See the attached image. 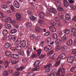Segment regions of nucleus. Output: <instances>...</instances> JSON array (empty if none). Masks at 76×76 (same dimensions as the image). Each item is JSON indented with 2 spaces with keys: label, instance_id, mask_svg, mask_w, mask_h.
Returning a JSON list of instances; mask_svg holds the SVG:
<instances>
[{
  "label": "nucleus",
  "instance_id": "f257e3e1",
  "mask_svg": "<svg viewBox=\"0 0 76 76\" xmlns=\"http://www.w3.org/2000/svg\"><path fill=\"white\" fill-rule=\"evenodd\" d=\"M20 44L23 48H25V47L26 48H28V47L26 46V41L25 40H23L22 38L20 37L17 38L15 42V45H18V44Z\"/></svg>",
  "mask_w": 76,
  "mask_h": 76
},
{
  "label": "nucleus",
  "instance_id": "f03ea898",
  "mask_svg": "<svg viewBox=\"0 0 76 76\" xmlns=\"http://www.w3.org/2000/svg\"><path fill=\"white\" fill-rule=\"evenodd\" d=\"M46 9L47 12L45 14V15L46 16H49V15L50 14V12L53 14H56L57 13V10H56V8H51V7H46Z\"/></svg>",
  "mask_w": 76,
  "mask_h": 76
},
{
  "label": "nucleus",
  "instance_id": "7ed1b4c3",
  "mask_svg": "<svg viewBox=\"0 0 76 76\" xmlns=\"http://www.w3.org/2000/svg\"><path fill=\"white\" fill-rule=\"evenodd\" d=\"M40 62L39 60H37L36 61L35 63L33 64V66L34 67H36L34 68H33L32 69V72H35L37 71V70L39 69V67L38 66L39 64H40Z\"/></svg>",
  "mask_w": 76,
  "mask_h": 76
},
{
  "label": "nucleus",
  "instance_id": "20e7f679",
  "mask_svg": "<svg viewBox=\"0 0 76 76\" xmlns=\"http://www.w3.org/2000/svg\"><path fill=\"white\" fill-rule=\"evenodd\" d=\"M1 20H5L6 23H7L9 22V20H11L12 18H9L7 16H3L1 17Z\"/></svg>",
  "mask_w": 76,
  "mask_h": 76
},
{
  "label": "nucleus",
  "instance_id": "39448f33",
  "mask_svg": "<svg viewBox=\"0 0 76 76\" xmlns=\"http://www.w3.org/2000/svg\"><path fill=\"white\" fill-rule=\"evenodd\" d=\"M22 49V46L20 45L17 46L15 48H11L10 50H13L14 51H18Z\"/></svg>",
  "mask_w": 76,
  "mask_h": 76
},
{
  "label": "nucleus",
  "instance_id": "423d86ee",
  "mask_svg": "<svg viewBox=\"0 0 76 76\" xmlns=\"http://www.w3.org/2000/svg\"><path fill=\"white\" fill-rule=\"evenodd\" d=\"M74 57L73 56H71L68 57L67 59V61L69 63H73V60H74Z\"/></svg>",
  "mask_w": 76,
  "mask_h": 76
},
{
  "label": "nucleus",
  "instance_id": "0eeeda50",
  "mask_svg": "<svg viewBox=\"0 0 76 76\" xmlns=\"http://www.w3.org/2000/svg\"><path fill=\"white\" fill-rule=\"evenodd\" d=\"M66 57V54L65 53H62L60 54L59 56V57L57 58V60H58L59 58L61 59V60H63Z\"/></svg>",
  "mask_w": 76,
  "mask_h": 76
},
{
  "label": "nucleus",
  "instance_id": "6e6552de",
  "mask_svg": "<svg viewBox=\"0 0 76 76\" xmlns=\"http://www.w3.org/2000/svg\"><path fill=\"white\" fill-rule=\"evenodd\" d=\"M9 38L11 41H16V36L13 35H10L9 37Z\"/></svg>",
  "mask_w": 76,
  "mask_h": 76
},
{
  "label": "nucleus",
  "instance_id": "1a4fd4ad",
  "mask_svg": "<svg viewBox=\"0 0 76 76\" xmlns=\"http://www.w3.org/2000/svg\"><path fill=\"white\" fill-rule=\"evenodd\" d=\"M50 57L52 59H55L56 58V54L52 52V51L51 50L50 52Z\"/></svg>",
  "mask_w": 76,
  "mask_h": 76
},
{
  "label": "nucleus",
  "instance_id": "9d476101",
  "mask_svg": "<svg viewBox=\"0 0 76 76\" xmlns=\"http://www.w3.org/2000/svg\"><path fill=\"white\" fill-rule=\"evenodd\" d=\"M13 5L15 7H16V8H18H18H19L20 5L19 4V3L18 1L16 0H15L14 1Z\"/></svg>",
  "mask_w": 76,
  "mask_h": 76
},
{
  "label": "nucleus",
  "instance_id": "9b49d317",
  "mask_svg": "<svg viewBox=\"0 0 76 76\" xmlns=\"http://www.w3.org/2000/svg\"><path fill=\"white\" fill-rule=\"evenodd\" d=\"M16 18L18 20H20L21 18H22V16L19 13H17L15 15Z\"/></svg>",
  "mask_w": 76,
  "mask_h": 76
},
{
  "label": "nucleus",
  "instance_id": "f8f14e48",
  "mask_svg": "<svg viewBox=\"0 0 76 76\" xmlns=\"http://www.w3.org/2000/svg\"><path fill=\"white\" fill-rule=\"evenodd\" d=\"M65 19L68 20H71V18L70 16V15L69 14L66 13L65 15Z\"/></svg>",
  "mask_w": 76,
  "mask_h": 76
},
{
  "label": "nucleus",
  "instance_id": "ddd939ff",
  "mask_svg": "<svg viewBox=\"0 0 76 76\" xmlns=\"http://www.w3.org/2000/svg\"><path fill=\"white\" fill-rule=\"evenodd\" d=\"M35 29L37 32H41V31H42V28H40V27L39 26H37L35 28Z\"/></svg>",
  "mask_w": 76,
  "mask_h": 76
},
{
  "label": "nucleus",
  "instance_id": "4468645a",
  "mask_svg": "<svg viewBox=\"0 0 76 76\" xmlns=\"http://www.w3.org/2000/svg\"><path fill=\"white\" fill-rule=\"evenodd\" d=\"M50 31L52 32H54L56 31V28L54 27L50 26L49 28Z\"/></svg>",
  "mask_w": 76,
  "mask_h": 76
},
{
  "label": "nucleus",
  "instance_id": "2eb2a0df",
  "mask_svg": "<svg viewBox=\"0 0 76 76\" xmlns=\"http://www.w3.org/2000/svg\"><path fill=\"white\" fill-rule=\"evenodd\" d=\"M38 22L40 23V25L41 26H43L44 25V19L41 18L40 19H39L38 20Z\"/></svg>",
  "mask_w": 76,
  "mask_h": 76
},
{
  "label": "nucleus",
  "instance_id": "dca6fc26",
  "mask_svg": "<svg viewBox=\"0 0 76 76\" xmlns=\"http://www.w3.org/2000/svg\"><path fill=\"white\" fill-rule=\"evenodd\" d=\"M64 5L65 7H67L69 5V4L67 0H64Z\"/></svg>",
  "mask_w": 76,
  "mask_h": 76
},
{
  "label": "nucleus",
  "instance_id": "f3484780",
  "mask_svg": "<svg viewBox=\"0 0 76 76\" xmlns=\"http://www.w3.org/2000/svg\"><path fill=\"white\" fill-rule=\"evenodd\" d=\"M52 37L54 39H57L58 38V35L56 33H54L52 34Z\"/></svg>",
  "mask_w": 76,
  "mask_h": 76
},
{
  "label": "nucleus",
  "instance_id": "a211bd4d",
  "mask_svg": "<svg viewBox=\"0 0 76 76\" xmlns=\"http://www.w3.org/2000/svg\"><path fill=\"white\" fill-rule=\"evenodd\" d=\"M56 44H58L59 45H60L61 44V40L60 38H58L56 39L55 41Z\"/></svg>",
  "mask_w": 76,
  "mask_h": 76
},
{
  "label": "nucleus",
  "instance_id": "6ab92c4d",
  "mask_svg": "<svg viewBox=\"0 0 76 76\" xmlns=\"http://www.w3.org/2000/svg\"><path fill=\"white\" fill-rule=\"evenodd\" d=\"M2 33L4 36L7 35L8 34V31L7 29L4 30L2 31Z\"/></svg>",
  "mask_w": 76,
  "mask_h": 76
},
{
  "label": "nucleus",
  "instance_id": "aec40b11",
  "mask_svg": "<svg viewBox=\"0 0 76 76\" xmlns=\"http://www.w3.org/2000/svg\"><path fill=\"white\" fill-rule=\"evenodd\" d=\"M30 37L31 39H33V40H36V36L35 34H31L30 35Z\"/></svg>",
  "mask_w": 76,
  "mask_h": 76
},
{
  "label": "nucleus",
  "instance_id": "412c9836",
  "mask_svg": "<svg viewBox=\"0 0 76 76\" xmlns=\"http://www.w3.org/2000/svg\"><path fill=\"white\" fill-rule=\"evenodd\" d=\"M11 52L7 50L5 52V56L7 57L9 56L10 55H11Z\"/></svg>",
  "mask_w": 76,
  "mask_h": 76
},
{
  "label": "nucleus",
  "instance_id": "4be33fe9",
  "mask_svg": "<svg viewBox=\"0 0 76 76\" xmlns=\"http://www.w3.org/2000/svg\"><path fill=\"white\" fill-rule=\"evenodd\" d=\"M4 64L5 66V68H7L9 66V65H10V62H9L7 61H6L4 62Z\"/></svg>",
  "mask_w": 76,
  "mask_h": 76
},
{
  "label": "nucleus",
  "instance_id": "5701e85b",
  "mask_svg": "<svg viewBox=\"0 0 76 76\" xmlns=\"http://www.w3.org/2000/svg\"><path fill=\"white\" fill-rule=\"evenodd\" d=\"M10 46H11L10 43L9 42H7L5 44L4 47L6 48H9Z\"/></svg>",
  "mask_w": 76,
  "mask_h": 76
},
{
  "label": "nucleus",
  "instance_id": "b1692460",
  "mask_svg": "<svg viewBox=\"0 0 76 76\" xmlns=\"http://www.w3.org/2000/svg\"><path fill=\"white\" fill-rule=\"evenodd\" d=\"M71 72H72L73 73L76 72V67L73 66L70 69Z\"/></svg>",
  "mask_w": 76,
  "mask_h": 76
},
{
  "label": "nucleus",
  "instance_id": "393cba45",
  "mask_svg": "<svg viewBox=\"0 0 76 76\" xmlns=\"http://www.w3.org/2000/svg\"><path fill=\"white\" fill-rule=\"evenodd\" d=\"M32 23L28 22L26 24V26L28 28H30V27L32 26Z\"/></svg>",
  "mask_w": 76,
  "mask_h": 76
},
{
  "label": "nucleus",
  "instance_id": "a878e982",
  "mask_svg": "<svg viewBox=\"0 0 76 76\" xmlns=\"http://www.w3.org/2000/svg\"><path fill=\"white\" fill-rule=\"evenodd\" d=\"M37 52V53L38 56H39L41 54L42 52V50L40 49H39L37 50H36Z\"/></svg>",
  "mask_w": 76,
  "mask_h": 76
},
{
  "label": "nucleus",
  "instance_id": "bb28decb",
  "mask_svg": "<svg viewBox=\"0 0 76 76\" xmlns=\"http://www.w3.org/2000/svg\"><path fill=\"white\" fill-rule=\"evenodd\" d=\"M64 32L66 34H69L70 32V30L69 29H66L64 30Z\"/></svg>",
  "mask_w": 76,
  "mask_h": 76
},
{
  "label": "nucleus",
  "instance_id": "cd10ccee",
  "mask_svg": "<svg viewBox=\"0 0 76 76\" xmlns=\"http://www.w3.org/2000/svg\"><path fill=\"white\" fill-rule=\"evenodd\" d=\"M59 69H60V71H61V73H63V74L65 73L66 72V70L64 69V68H60Z\"/></svg>",
  "mask_w": 76,
  "mask_h": 76
},
{
  "label": "nucleus",
  "instance_id": "c85d7f7f",
  "mask_svg": "<svg viewBox=\"0 0 76 76\" xmlns=\"http://www.w3.org/2000/svg\"><path fill=\"white\" fill-rule=\"evenodd\" d=\"M17 32V30L15 28H12L11 30V34H15Z\"/></svg>",
  "mask_w": 76,
  "mask_h": 76
},
{
  "label": "nucleus",
  "instance_id": "c756f323",
  "mask_svg": "<svg viewBox=\"0 0 76 76\" xmlns=\"http://www.w3.org/2000/svg\"><path fill=\"white\" fill-rule=\"evenodd\" d=\"M30 20L34 21V20L37 19V18L36 17H34V16H31L30 17Z\"/></svg>",
  "mask_w": 76,
  "mask_h": 76
},
{
  "label": "nucleus",
  "instance_id": "7c9ffc66",
  "mask_svg": "<svg viewBox=\"0 0 76 76\" xmlns=\"http://www.w3.org/2000/svg\"><path fill=\"white\" fill-rule=\"evenodd\" d=\"M18 54L20 56H25V53H24V51L22 50L18 52Z\"/></svg>",
  "mask_w": 76,
  "mask_h": 76
},
{
  "label": "nucleus",
  "instance_id": "2f4dec72",
  "mask_svg": "<svg viewBox=\"0 0 76 76\" xmlns=\"http://www.w3.org/2000/svg\"><path fill=\"white\" fill-rule=\"evenodd\" d=\"M60 45H58L56 47L55 51H58L60 50Z\"/></svg>",
  "mask_w": 76,
  "mask_h": 76
},
{
  "label": "nucleus",
  "instance_id": "473e14b6",
  "mask_svg": "<svg viewBox=\"0 0 76 76\" xmlns=\"http://www.w3.org/2000/svg\"><path fill=\"white\" fill-rule=\"evenodd\" d=\"M63 38L64 39H61L62 41L63 40L64 41H65L67 39V35H64L63 37Z\"/></svg>",
  "mask_w": 76,
  "mask_h": 76
},
{
  "label": "nucleus",
  "instance_id": "72a5a7b5",
  "mask_svg": "<svg viewBox=\"0 0 76 76\" xmlns=\"http://www.w3.org/2000/svg\"><path fill=\"white\" fill-rule=\"evenodd\" d=\"M39 16L40 18H44V13H43L42 12H40Z\"/></svg>",
  "mask_w": 76,
  "mask_h": 76
},
{
  "label": "nucleus",
  "instance_id": "f704fd0d",
  "mask_svg": "<svg viewBox=\"0 0 76 76\" xmlns=\"http://www.w3.org/2000/svg\"><path fill=\"white\" fill-rule=\"evenodd\" d=\"M10 61H11V63H12V64H15L16 63H17L18 62L17 61H16V60H10Z\"/></svg>",
  "mask_w": 76,
  "mask_h": 76
},
{
  "label": "nucleus",
  "instance_id": "c9c22d12",
  "mask_svg": "<svg viewBox=\"0 0 76 76\" xmlns=\"http://www.w3.org/2000/svg\"><path fill=\"white\" fill-rule=\"evenodd\" d=\"M25 67L24 66H22L21 67L17 69V70L18 71H20V70H22L23 69H24Z\"/></svg>",
  "mask_w": 76,
  "mask_h": 76
},
{
  "label": "nucleus",
  "instance_id": "e433bc0d",
  "mask_svg": "<svg viewBox=\"0 0 76 76\" xmlns=\"http://www.w3.org/2000/svg\"><path fill=\"white\" fill-rule=\"evenodd\" d=\"M27 76H35V74L32 72H30L27 74Z\"/></svg>",
  "mask_w": 76,
  "mask_h": 76
},
{
  "label": "nucleus",
  "instance_id": "4c0bfd02",
  "mask_svg": "<svg viewBox=\"0 0 76 76\" xmlns=\"http://www.w3.org/2000/svg\"><path fill=\"white\" fill-rule=\"evenodd\" d=\"M20 74V72L19 71H15L14 72V75L15 76H18Z\"/></svg>",
  "mask_w": 76,
  "mask_h": 76
},
{
  "label": "nucleus",
  "instance_id": "58836bf2",
  "mask_svg": "<svg viewBox=\"0 0 76 76\" xmlns=\"http://www.w3.org/2000/svg\"><path fill=\"white\" fill-rule=\"evenodd\" d=\"M12 19H11V20H9V22L10 21V23L12 24V25H15V24H16V22L14 20H12Z\"/></svg>",
  "mask_w": 76,
  "mask_h": 76
},
{
  "label": "nucleus",
  "instance_id": "ea45409f",
  "mask_svg": "<svg viewBox=\"0 0 76 76\" xmlns=\"http://www.w3.org/2000/svg\"><path fill=\"white\" fill-rule=\"evenodd\" d=\"M9 75V73L6 71H4L3 73V75L4 76H8Z\"/></svg>",
  "mask_w": 76,
  "mask_h": 76
},
{
  "label": "nucleus",
  "instance_id": "a19ab883",
  "mask_svg": "<svg viewBox=\"0 0 76 76\" xmlns=\"http://www.w3.org/2000/svg\"><path fill=\"white\" fill-rule=\"evenodd\" d=\"M1 6L2 8H3L4 9H6L7 8V5H4L3 4H2L1 5Z\"/></svg>",
  "mask_w": 76,
  "mask_h": 76
},
{
  "label": "nucleus",
  "instance_id": "79ce46f5",
  "mask_svg": "<svg viewBox=\"0 0 76 76\" xmlns=\"http://www.w3.org/2000/svg\"><path fill=\"white\" fill-rule=\"evenodd\" d=\"M56 6L57 7H60L61 6V3L58 1H57V3L56 4Z\"/></svg>",
  "mask_w": 76,
  "mask_h": 76
},
{
  "label": "nucleus",
  "instance_id": "37998d69",
  "mask_svg": "<svg viewBox=\"0 0 76 76\" xmlns=\"http://www.w3.org/2000/svg\"><path fill=\"white\" fill-rule=\"evenodd\" d=\"M51 66V64H46L44 68L45 69H46L47 68H50V67Z\"/></svg>",
  "mask_w": 76,
  "mask_h": 76
},
{
  "label": "nucleus",
  "instance_id": "c03bdc74",
  "mask_svg": "<svg viewBox=\"0 0 76 76\" xmlns=\"http://www.w3.org/2000/svg\"><path fill=\"white\" fill-rule=\"evenodd\" d=\"M57 10L60 12H63L64 11V9H63V8L59 7L57 8Z\"/></svg>",
  "mask_w": 76,
  "mask_h": 76
},
{
  "label": "nucleus",
  "instance_id": "a18cd8bd",
  "mask_svg": "<svg viewBox=\"0 0 76 76\" xmlns=\"http://www.w3.org/2000/svg\"><path fill=\"white\" fill-rule=\"evenodd\" d=\"M71 31L72 32H75L76 31V28L75 27H72L71 28Z\"/></svg>",
  "mask_w": 76,
  "mask_h": 76
},
{
  "label": "nucleus",
  "instance_id": "49530a36",
  "mask_svg": "<svg viewBox=\"0 0 76 76\" xmlns=\"http://www.w3.org/2000/svg\"><path fill=\"white\" fill-rule=\"evenodd\" d=\"M60 64V61H58L55 64V65L56 67H58V66H59Z\"/></svg>",
  "mask_w": 76,
  "mask_h": 76
},
{
  "label": "nucleus",
  "instance_id": "de8ad7c7",
  "mask_svg": "<svg viewBox=\"0 0 76 76\" xmlns=\"http://www.w3.org/2000/svg\"><path fill=\"white\" fill-rule=\"evenodd\" d=\"M71 8L72 10H76V6H71Z\"/></svg>",
  "mask_w": 76,
  "mask_h": 76
},
{
  "label": "nucleus",
  "instance_id": "09e8293b",
  "mask_svg": "<svg viewBox=\"0 0 76 76\" xmlns=\"http://www.w3.org/2000/svg\"><path fill=\"white\" fill-rule=\"evenodd\" d=\"M20 57L19 56L18 54H15V56H14V58H15V59H18V58H19Z\"/></svg>",
  "mask_w": 76,
  "mask_h": 76
},
{
  "label": "nucleus",
  "instance_id": "8fccbe9b",
  "mask_svg": "<svg viewBox=\"0 0 76 76\" xmlns=\"http://www.w3.org/2000/svg\"><path fill=\"white\" fill-rule=\"evenodd\" d=\"M67 48V47L65 45H63L62 47V50H66Z\"/></svg>",
  "mask_w": 76,
  "mask_h": 76
},
{
  "label": "nucleus",
  "instance_id": "3c124183",
  "mask_svg": "<svg viewBox=\"0 0 76 76\" xmlns=\"http://www.w3.org/2000/svg\"><path fill=\"white\" fill-rule=\"evenodd\" d=\"M62 26V23L60 22L57 24V26L58 27H61Z\"/></svg>",
  "mask_w": 76,
  "mask_h": 76
},
{
  "label": "nucleus",
  "instance_id": "603ef678",
  "mask_svg": "<svg viewBox=\"0 0 76 76\" xmlns=\"http://www.w3.org/2000/svg\"><path fill=\"white\" fill-rule=\"evenodd\" d=\"M45 51H49L50 50H49V48L47 47V46H46L44 48Z\"/></svg>",
  "mask_w": 76,
  "mask_h": 76
},
{
  "label": "nucleus",
  "instance_id": "864d4df0",
  "mask_svg": "<svg viewBox=\"0 0 76 76\" xmlns=\"http://www.w3.org/2000/svg\"><path fill=\"white\" fill-rule=\"evenodd\" d=\"M60 69H58V71L56 72V75H59L60 74Z\"/></svg>",
  "mask_w": 76,
  "mask_h": 76
},
{
  "label": "nucleus",
  "instance_id": "5fc2aeb1",
  "mask_svg": "<svg viewBox=\"0 0 76 76\" xmlns=\"http://www.w3.org/2000/svg\"><path fill=\"white\" fill-rule=\"evenodd\" d=\"M11 9L12 12H15V8L13 5L11 6Z\"/></svg>",
  "mask_w": 76,
  "mask_h": 76
},
{
  "label": "nucleus",
  "instance_id": "6e6d98bb",
  "mask_svg": "<svg viewBox=\"0 0 76 76\" xmlns=\"http://www.w3.org/2000/svg\"><path fill=\"white\" fill-rule=\"evenodd\" d=\"M50 34V31H48L46 32V33L45 34V36H48Z\"/></svg>",
  "mask_w": 76,
  "mask_h": 76
},
{
  "label": "nucleus",
  "instance_id": "4d7b16f0",
  "mask_svg": "<svg viewBox=\"0 0 76 76\" xmlns=\"http://www.w3.org/2000/svg\"><path fill=\"white\" fill-rule=\"evenodd\" d=\"M68 42H69V43H70L71 44V45H72V43H73V40H72V39H69Z\"/></svg>",
  "mask_w": 76,
  "mask_h": 76
},
{
  "label": "nucleus",
  "instance_id": "13d9d810",
  "mask_svg": "<svg viewBox=\"0 0 76 76\" xmlns=\"http://www.w3.org/2000/svg\"><path fill=\"white\" fill-rule=\"evenodd\" d=\"M36 54H33L31 56V58H35L36 57Z\"/></svg>",
  "mask_w": 76,
  "mask_h": 76
},
{
  "label": "nucleus",
  "instance_id": "bf43d9fd",
  "mask_svg": "<svg viewBox=\"0 0 76 76\" xmlns=\"http://www.w3.org/2000/svg\"><path fill=\"white\" fill-rule=\"evenodd\" d=\"M26 53L27 54V56L28 57H29V56H30V52L28 50H26Z\"/></svg>",
  "mask_w": 76,
  "mask_h": 76
},
{
  "label": "nucleus",
  "instance_id": "052dcab7",
  "mask_svg": "<svg viewBox=\"0 0 76 76\" xmlns=\"http://www.w3.org/2000/svg\"><path fill=\"white\" fill-rule=\"evenodd\" d=\"M73 54H75L76 53V49H74L72 50V51Z\"/></svg>",
  "mask_w": 76,
  "mask_h": 76
},
{
  "label": "nucleus",
  "instance_id": "680f3d73",
  "mask_svg": "<svg viewBox=\"0 0 76 76\" xmlns=\"http://www.w3.org/2000/svg\"><path fill=\"white\" fill-rule=\"evenodd\" d=\"M50 68H47L45 70V72L46 73H48V72H50Z\"/></svg>",
  "mask_w": 76,
  "mask_h": 76
},
{
  "label": "nucleus",
  "instance_id": "e2e57ef3",
  "mask_svg": "<svg viewBox=\"0 0 76 76\" xmlns=\"http://www.w3.org/2000/svg\"><path fill=\"white\" fill-rule=\"evenodd\" d=\"M44 57H45V55L41 54L39 57V58H43Z\"/></svg>",
  "mask_w": 76,
  "mask_h": 76
},
{
  "label": "nucleus",
  "instance_id": "0e129e2a",
  "mask_svg": "<svg viewBox=\"0 0 76 76\" xmlns=\"http://www.w3.org/2000/svg\"><path fill=\"white\" fill-rule=\"evenodd\" d=\"M47 76H56L54 73H52L50 74H48Z\"/></svg>",
  "mask_w": 76,
  "mask_h": 76
},
{
  "label": "nucleus",
  "instance_id": "69168bd1",
  "mask_svg": "<svg viewBox=\"0 0 76 76\" xmlns=\"http://www.w3.org/2000/svg\"><path fill=\"white\" fill-rule=\"evenodd\" d=\"M55 44V42H54V41L50 43V45H52V46H54Z\"/></svg>",
  "mask_w": 76,
  "mask_h": 76
},
{
  "label": "nucleus",
  "instance_id": "338daca9",
  "mask_svg": "<svg viewBox=\"0 0 76 76\" xmlns=\"http://www.w3.org/2000/svg\"><path fill=\"white\" fill-rule=\"evenodd\" d=\"M50 40L51 39L50 38L49 39H47V41H46V42L48 44V43H49L50 42Z\"/></svg>",
  "mask_w": 76,
  "mask_h": 76
},
{
  "label": "nucleus",
  "instance_id": "774afa93",
  "mask_svg": "<svg viewBox=\"0 0 76 76\" xmlns=\"http://www.w3.org/2000/svg\"><path fill=\"white\" fill-rule=\"evenodd\" d=\"M22 61L23 63H25L26 61V59H22Z\"/></svg>",
  "mask_w": 76,
  "mask_h": 76
}]
</instances>
